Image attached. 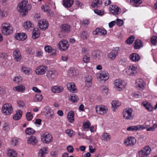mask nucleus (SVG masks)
Listing matches in <instances>:
<instances>
[{"label":"nucleus","instance_id":"nucleus-12","mask_svg":"<svg viewBox=\"0 0 157 157\" xmlns=\"http://www.w3.org/2000/svg\"><path fill=\"white\" fill-rule=\"evenodd\" d=\"M119 50V47L114 48L111 52L108 54V57L111 60H114L118 54Z\"/></svg>","mask_w":157,"mask_h":157},{"label":"nucleus","instance_id":"nucleus-38","mask_svg":"<svg viewBox=\"0 0 157 157\" xmlns=\"http://www.w3.org/2000/svg\"><path fill=\"white\" fill-rule=\"evenodd\" d=\"M70 27L69 25L67 24L62 25L61 28V31L62 32H68L70 31Z\"/></svg>","mask_w":157,"mask_h":157},{"label":"nucleus","instance_id":"nucleus-4","mask_svg":"<svg viewBox=\"0 0 157 157\" xmlns=\"http://www.w3.org/2000/svg\"><path fill=\"white\" fill-rule=\"evenodd\" d=\"M114 88L116 90L120 91L125 88L126 83L120 79L115 80L114 82Z\"/></svg>","mask_w":157,"mask_h":157},{"label":"nucleus","instance_id":"nucleus-17","mask_svg":"<svg viewBox=\"0 0 157 157\" xmlns=\"http://www.w3.org/2000/svg\"><path fill=\"white\" fill-rule=\"evenodd\" d=\"M27 37V35L25 33H18L15 35V37L17 40L19 41H23Z\"/></svg>","mask_w":157,"mask_h":157},{"label":"nucleus","instance_id":"nucleus-19","mask_svg":"<svg viewBox=\"0 0 157 157\" xmlns=\"http://www.w3.org/2000/svg\"><path fill=\"white\" fill-rule=\"evenodd\" d=\"M111 13L113 15H117L119 14V8L115 5H110L109 8Z\"/></svg>","mask_w":157,"mask_h":157},{"label":"nucleus","instance_id":"nucleus-25","mask_svg":"<svg viewBox=\"0 0 157 157\" xmlns=\"http://www.w3.org/2000/svg\"><path fill=\"white\" fill-rule=\"evenodd\" d=\"M111 138L110 134L107 132H104L101 136V139L105 141H109Z\"/></svg>","mask_w":157,"mask_h":157},{"label":"nucleus","instance_id":"nucleus-43","mask_svg":"<svg viewBox=\"0 0 157 157\" xmlns=\"http://www.w3.org/2000/svg\"><path fill=\"white\" fill-rule=\"evenodd\" d=\"M81 38L83 40H86L89 37L88 33L86 31L82 32L80 35Z\"/></svg>","mask_w":157,"mask_h":157},{"label":"nucleus","instance_id":"nucleus-16","mask_svg":"<svg viewBox=\"0 0 157 157\" xmlns=\"http://www.w3.org/2000/svg\"><path fill=\"white\" fill-rule=\"evenodd\" d=\"M137 68L133 66H130L126 71V73L129 75L133 76L137 73Z\"/></svg>","mask_w":157,"mask_h":157},{"label":"nucleus","instance_id":"nucleus-57","mask_svg":"<svg viewBox=\"0 0 157 157\" xmlns=\"http://www.w3.org/2000/svg\"><path fill=\"white\" fill-rule=\"evenodd\" d=\"M157 125L155 124L152 127H150V126L147 128V131H153L157 128Z\"/></svg>","mask_w":157,"mask_h":157},{"label":"nucleus","instance_id":"nucleus-53","mask_svg":"<svg viewBox=\"0 0 157 157\" xmlns=\"http://www.w3.org/2000/svg\"><path fill=\"white\" fill-rule=\"evenodd\" d=\"M18 106L20 108H23L25 106V103L23 101L21 100H17V101Z\"/></svg>","mask_w":157,"mask_h":157},{"label":"nucleus","instance_id":"nucleus-49","mask_svg":"<svg viewBox=\"0 0 157 157\" xmlns=\"http://www.w3.org/2000/svg\"><path fill=\"white\" fill-rule=\"evenodd\" d=\"M78 100V98L77 96L75 94L70 96V100L73 102H77Z\"/></svg>","mask_w":157,"mask_h":157},{"label":"nucleus","instance_id":"nucleus-37","mask_svg":"<svg viewBox=\"0 0 157 157\" xmlns=\"http://www.w3.org/2000/svg\"><path fill=\"white\" fill-rule=\"evenodd\" d=\"M67 119L71 123H73L74 121V113L73 111H71L68 113L67 115Z\"/></svg>","mask_w":157,"mask_h":157},{"label":"nucleus","instance_id":"nucleus-8","mask_svg":"<svg viewBox=\"0 0 157 157\" xmlns=\"http://www.w3.org/2000/svg\"><path fill=\"white\" fill-rule=\"evenodd\" d=\"M57 46L59 49L61 51H65L68 49L69 43L67 40H63L59 43Z\"/></svg>","mask_w":157,"mask_h":157},{"label":"nucleus","instance_id":"nucleus-47","mask_svg":"<svg viewBox=\"0 0 157 157\" xmlns=\"http://www.w3.org/2000/svg\"><path fill=\"white\" fill-rule=\"evenodd\" d=\"M25 133H26L29 135H31L32 134H33L35 133V131L33 128H27L25 130Z\"/></svg>","mask_w":157,"mask_h":157},{"label":"nucleus","instance_id":"nucleus-55","mask_svg":"<svg viewBox=\"0 0 157 157\" xmlns=\"http://www.w3.org/2000/svg\"><path fill=\"white\" fill-rule=\"evenodd\" d=\"M41 8L42 10L45 12H48L50 10L49 7L46 5H43Z\"/></svg>","mask_w":157,"mask_h":157},{"label":"nucleus","instance_id":"nucleus-30","mask_svg":"<svg viewBox=\"0 0 157 157\" xmlns=\"http://www.w3.org/2000/svg\"><path fill=\"white\" fill-rule=\"evenodd\" d=\"M7 155L10 157H17V155L16 151L12 149H9L8 150Z\"/></svg>","mask_w":157,"mask_h":157},{"label":"nucleus","instance_id":"nucleus-26","mask_svg":"<svg viewBox=\"0 0 157 157\" xmlns=\"http://www.w3.org/2000/svg\"><path fill=\"white\" fill-rule=\"evenodd\" d=\"M111 104L113 110L115 111L117 109V108L121 105V102L117 100H114L112 101Z\"/></svg>","mask_w":157,"mask_h":157},{"label":"nucleus","instance_id":"nucleus-7","mask_svg":"<svg viewBox=\"0 0 157 157\" xmlns=\"http://www.w3.org/2000/svg\"><path fill=\"white\" fill-rule=\"evenodd\" d=\"M3 113L6 115L11 114L13 112V108L11 104L7 103L4 104L2 108Z\"/></svg>","mask_w":157,"mask_h":157},{"label":"nucleus","instance_id":"nucleus-64","mask_svg":"<svg viewBox=\"0 0 157 157\" xmlns=\"http://www.w3.org/2000/svg\"><path fill=\"white\" fill-rule=\"evenodd\" d=\"M0 58L6 60L7 58V55L5 53L0 52Z\"/></svg>","mask_w":157,"mask_h":157},{"label":"nucleus","instance_id":"nucleus-5","mask_svg":"<svg viewBox=\"0 0 157 157\" xmlns=\"http://www.w3.org/2000/svg\"><path fill=\"white\" fill-rule=\"evenodd\" d=\"M151 151V148L148 146H147L142 148L138 152L140 157H148L150 154Z\"/></svg>","mask_w":157,"mask_h":157},{"label":"nucleus","instance_id":"nucleus-6","mask_svg":"<svg viewBox=\"0 0 157 157\" xmlns=\"http://www.w3.org/2000/svg\"><path fill=\"white\" fill-rule=\"evenodd\" d=\"M48 67L43 65H40L37 67L35 70L36 74L39 75H44L48 71Z\"/></svg>","mask_w":157,"mask_h":157},{"label":"nucleus","instance_id":"nucleus-41","mask_svg":"<svg viewBox=\"0 0 157 157\" xmlns=\"http://www.w3.org/2000/svg\"><path fill=\"white\" fill-rule=\"evenodd\" d=\"M102 3L101 0H95L93 1L91 5L93 7L99 6Z\"/></svg>","mask_w":157,"mask_h":157},{"label":"nucleus","instance_id":"nucleus-21","mask_svg":"<svg viewBox=\"0 0 157 157\" xmlns=\"http://www.w3.org/2000/svg\"><path fill=\"white\" fill-rule=\"evenodd\" d=\"M48 152V148L44 147L39 150L38 157H45L46 155Z\"/></svg>","mask_w":157,"mask_h":157},{"label":"nucleus","instance_id":"nucleus-63","mask_svg":"<svg viewBox=\"0 0 157 157\" xmlns=\"http://www.w3.org/2000/svg\"><path fill=\"white\" fill-rule=\"evenodd\" d=\"M54 114V112L51 109H50L47 113L48 116L51 118L53 117Z\"/></svg>","mask_w":157,"mask_h":157},{"label":"nucleus","instance_id":"nucleus-15","mask_svg":"<svg viewBox=\"0 0 157 157\" xmlns=\"http://www.w3.org/2000/svg\"><path fill=\"white\" fill-rule=\"evenodd\" d=\"M38 25L40 29L45 30L48 28V23L45 20L42 19L39 22Z\"/></svg>","mask_w":157,"mask_h":157},{"label":"nucleus","instance_id":"nucleus-62","mask_svg":"<svg viewBox=\"0 0 157 157\" xmlns=\"http://www.w3.org/2000/svg\"><path fill=\"white\" fill-rule=\"evenodd\" d=\"M116 21L117 25L119 26H121L123 24V21L122 20L117 19Z\"/></svg>","mask_w":157,"mask_h":157},{"label":"nucleus","instance_id":"nucleus-48","mask_svg":"<svg viewBox=\"0 0 157 157\" xmlns=\"http://www.w3.org/2000/svg\"><path fill=\"white\" fill-rule=\"evenodd\" d=\"M65 132L71 137L74 136L75 133V132H74L72 130H71L70 129L67 130L65 131Z\"/></svg>","mask_w":157,"mask_h":157},{"label":"nucleus","instance_id":"nucleus-35","mask_svg":"<svg viewBox=\"0 0 157 157\" xmlns=\"http://www.w3.org/2000/svg\"><path fill=\"white\" fill-rule=\"evenodd\" d=\"M22 111L20 110H18L17 111L16 113L14 114L13 117V119L15 120H18L21 117Z\"/></svg>","mask_w":157,"mask_h":157},{"label":"nucleus","instance_id":"nucleus-42","mask_svg":"<svg viewBox=\"0 0 157 157\" xmlns=\"http://www.w3.org/2000/svg\"><path fill=\"white\" fill-rule=\"evenodd\" d=\"M21 69L22 71L27 75H29L32 73V69L23 66Z\"/></svg>","mask_w":157,"mask_h":157},{"label":"nucleus","instance_id":"nucleus-36","mask_svg":"<svg viewBox=\"0 0 157 157\" xmlns=\"http://www.w3.org/2000/svg\"><path fill=\"white\" fill-rule=\"evenodd\" d=\"M33 25H32L30 21H27L24 22L23 26L24 28L28 30L31 29L33 27Z\"/></svg>","mask_w":157,"mask_h":157},{"label":"nucleus","instance_id":"nucleus-46","mask_svg":"<svg viewBox=\"0 0 157 157\" xmlns=\"http://www.w3.org/2000/svg\"><path fill=\"white\" fill-rule=\"evenodd\" d=\"M68 73L70 76H73L76 75L75 70L73 67H71L70 68Z\"/></svg>","mask_w":157,"mask_h":157},{"label":"nucleus","instance_id":"nucleus-45","mask_svg":"<svg viewBox=\"0 0 157 157\" xmlns=\"http://www.w3.org/2000/svg\"><path fill=\"white\" fill-rule=\"evenodd\" d=\"M15 91H17L19 92H22L25 89V87L23 86H18L13 88Z\"/></svg>","mask_w":157,"mask_h":157},{"label":"nucleus","instance_id":"nucleus-23","mask_svg":"<svg viewBox=\"0 0 157 157\" xmlns=\"http://www.w3.org/2000/svg\"><path fill=\"white\" fill-rule=\"evenodd\" d=\"M67 89L71 92L76 93L77 90L75 87V84L73 82L69 83L67 85Z\"/></svg>","mask_w":157,"mask_h":157},{"label":"nucleus","instance_id":"nucleus-29","mask_svg":"<svg viewBox=\"0 0 157 157\" xmlns=\"http://www.w3.org/2000/svg\"><path fill=\"white\" fill-rule=\"evenodd\" d=\"M142 105L144 106L149 112L152 111L153 109L150 104L147 101H144L143 102Z\"/></svg>","mask_w":157,"mask_h":157},{"label":"nucleus","instance_id":"nucleus-59","mask_svg":"<svg viewBox=\"0 0 157 157\" xmlns=\"http://www.w3.org/2000/svg\"><path fill=\"white\" fill-rule=\"evenodd\" d=\"M90 124V122L87 121L83 124V127L84 129H87L89 128Z\"/></svg>","mask_w":157,"mask_h":157},{"label":"nucleus","instance_id":"nucleus-32","mask_svg":"<svg viewBox=\"0 0 157 157\" xmlns=\"http://www.w3.org/2000/svg\"><path fill=\"white\" fill-rule=\"evenodd\" d=\"M92 77L90 75H87L85 78L86 84L88 87H90L92 86Z\"/></svg>","mask_w":157,"mask_h":157},{"label":"nucleus","instance_id":"nucleus-18","mask_svg":"<svg viewBox=\"0 0 157 157\" xmlns=\"http://www.w3.org/2000/svg\"><path fill=\"white\" fill-rule=\"evenodd\" d=\"M13 55L14 59L17 61H20L21 60V56L18 49H16L13 52Z\"/></svg>","mask_w":157,"mask_h":157},{"label":"nucleus","instance_id":"nucleus-28","mask_svg":"<svg viewBox=\"0 0 157 157\" xmlns=\"http://www.w3.org/2000/svg\"><path fill=\"white\" fill-rule=\"evenodd\" d=\"M74 2L73 0H63V5L66 8L71 7Z\"/></svg>","mask_w":157,"mask_h":157},{"label":"nucleus","instance_id":"nucleus-52","mask_svg":"<svg viewBox=\"0 0 157 157\" xmlns=\"http://www.w3.org/2000/svg\"><path fill=\"white\" fill-rule=\"evenodd\" d=\"M133 5L135 7H138L142 3L141 0H133Z\"/></svg>","mask_w":157,"mask_h":157},{"label":"nucleus","instance_id":"nucleus-3","mask_svg":"<svg viewBox=\"0 0 157 157\" xmlns=\"http://www.w3.org/2000/svg\"><path fill=\"white\" fill-rule=\"evenodd\" d=\"M123 115L125 119L132 120L134 117L132 109L131 108H127L124 109L123 112Z\"/></svg>","mask_w":157,"mask_h":157},{"label":"nucleus","instance_id":"nucleus-56","mask_svg":"<svg viewBox=\"0 0 157 157\" xmlns=\"http://www.w3.org/2000/svg\"><path fill=\"white\" fill-rule=\"evenodd\" d=\"M151 42L154 45H157V36H153L152 37Z\"/></svg>","mask_w":157,"mask_h":157},{"label":"nucleus","instance_id":"nucleus-33","mask_svg":"<svg viewBox=\"0 0 157 157\" xmlns=\"http://www.w3.org/2000/svg\"><path fill=\"white\" fill-rule=\"evenodd\" d=\"M32 38L35 39L38 38L40 35V32L37 29H34L33 32Z\"/></svg>","mask_w":157,"mask_h":157},{"label":"nucleus","instance_id":"nucleus-39","mask_svg":"<svg viewBox=\"0 0 157 157\" xmlns=\"http://www.w3.org/2000/svg\"><path fill=\"white\" fill-rule=\"evenodd\" d=\"M37 140L36 137L34 136H31L27 140V143L33 145H35L37 142Z\"/></svg>","mask_w":157,"mask_h":157},{"label":"nucleus","instance_id":"nucleus-10","mask_svg":"<svg viewBox=\"0 0 157 157\" xmlns=\"http://www.w3.org/2000/svg\"><path fill=\"white\" fill-rule=\"evenodd\" d=\"M58 75V72L55 70H49L46 73V76L49 80L52 81Z\"/></svg>","mask_w":157,"mask_h":157},{"label":"nucleus","instance_id":"nucleus-58","mask_svg":"<svg viewBox=\"0 0 157 157\" xmlns=\"http://www.w3.org/2000/svg\"><path fill=\"white\" fill-rule=\"evenodd\" d=\"M98 29V32L100 33L102 35H105L107 33V31L106 30L104 29H102L99 28Z\"/></svg>","mask_w":157,"mask_h":157},{"label":"nucleus","instance_id":"nucleus-40","mask_svg":"<svg viewBox=\"0 0 157 157\" xmlns=\"http://www.w3.org/2000/svg\"><path fill=\"white\" fill-rule=\"evenodd\" d=\"M150 126V123L149 122H145L143 124L138 125V130H143L146 128H147Z\"/></svg>","mask_w":157,"mask_h":157},{"label":"nucleus","instance_id":"nucleus-22","mask_svg":"<svg viewBox=\"0 0 157 157\" xmlns=\"http://www.w3.org/2000/svg\"><path fill=\"white\" fill-rule=\"evenodd\" d=\"M136 85L139 89H143L145 85V83L143 79L138 78L136 80Z\"/></svg>","mask_w":157,"mask_h":157},{"label":"nucleus","instance_id":"nucleus-27","mask_svg":"<svg viewBox=\"0 0 157 157\" xmlns=\"http://www.w3.org/2000/svg\"><path fill=\"white\" fill-rule=\"evenodd\" d=\"M142 46V42L140 40L137 39L135 40L134 44V47L135 49H139Z\"/></svg>","mask_w":157,"mask_h":157},{"label":"nucleus","instance_id":"nucleus-60","mask_svg":"<svg viewBox=\"0 0 157 157\" xmlns=\"http://www.w3.org/2000/svg\"><path fill=\"white\" fill-rule=\"evenodd\" d=\"M44 49L45 51L48 53H50L52 51V48L50 46H46Z\"/></svg>","mask_w":157,"mask_h":157},{"label":"nucleus","instance_id":"nucleus-14","mask_svg":"<svg viewBox=\"0 0 157 157\" xmlns=\"http://www.w3.org/2000/svg\"><path fill=\"white\" fill-rule=\"evenodd\" d=\"M136 143V139L132 137H129L125 140L124 141V144L127 146H132L135 144Z\"/></svg>","mask_w":157,"mask_h":157},{"label":"nucleus","instance_id":"nucleus-9","mask_svg":"<svg viewBox=\"0 0 157 157\" xmlns=\"http://www.w3.org/2000/svg\"><path fill=\"white\" fill-rule=\"evenodd\" d=\"M42 141L44 143H49L52 140V135L48 132L44 133L41 136Z\"/></svg>","mask_w":157,"mask_h":157},{"label":"nucleus","instance_id":"nucleus-34","mask_svg":"<svg viewBox=\"0 0 157 157\" xmlns=\"http://www.w3.org/2000/svg\"><path fill=\"white\" fill-rule=\"evenodd\" d=\"M43 98L42 95L40 93L36 94L33 98L34 102H40L42 101Z\"/></svg>","mask_w":157,"mask_h":157},{"label":"nucleus","instance_id":"nucleus-44","mask_svg":"<svg viewBox=\"0 0 157 157\" xmlns=\"http://www.w3.org/2000/svg\"><path fill=\"white\" fill-rule=\"evenodd\" d=\"M90 55L87 53L83 56V61L85 63H88L90 60Z\"/></svg>","mask_w":157,"mask_h":157},{"label":"nucleus","instance_id":"nucleus-20","mask_svg":"<svg viewBox=\"0 0 157 157\" xmlns=\"http://www.w3.org/2000/svg\"><path fill=\"white\" fill-rule=\"evenodd\" d=\"M102 54V52L99 50L94 51L92 53V56L95 59H100Z\"/></svg>","mask_w":157,"mask_h":157},{"label":"nucleus","instance_id":"nucleus-1","mask_svg":"<svg viewBox=\"0 0 157 157\" xmlns=\"http://www.w3.org/2000/svg\"><path fill=\"white\" fill-rule=\"evenodd\" d=\"M27 3V0H23L17 6V10L22 15L26 14L28 11L30 10L31 9V5Z\"/></svg>","mask_w":157,"mask_h":157},{"label":"nucleus","instance_id":"nucleus-61","mask_svg":"<svg viewBox=\"0 0 157 157\" xmlns=\"http://www.w3.org/2000/svg\"><path fill=\"white\" fill-rule=\"evenodd\" d=\"M26 52L27 54L31 55H33L34 53L32 48H27L26 50Z\"/></svg>","mask_w":157,"mask_h":157},{"label":"nucleus","instance_id":"nucleus-31","mask_svg":"<svg viewBox=\"0 0 157 157\" xmlns=\"http://www.w3.org/2000/svg\"><path fill=\"white\" fill-rule=\"evenodd\" d=\"M52 90L53 93H59L62 92L63 89L62 86H55L52 88Z\"/></svg>","mask_w":157,"mask_h":157},{"label":"nucleus","instance_id":"nucleus-2","mask_svg":"<svg viewBox=\"0 0 157 157\" xmlns=\"http://www.w3.org/2000/svg\"><path fill=\"white\" fill-rule=\"evenodd\" d=\"M1 29L2 33L5 35H10L13 32V27L9 23H3Z\"/></svg>","mask_w":157,"mask_h":157},{"label":"nucleus","instance_id":"nucleus-50","mask_svg":"<svg viewBox=\"0 0 157 157\" xmlns=\"http://www.w3.org/2000/svg\"><path fill=\"white\" fill-rule=\"evenodd\" d=\"M138 130V125L131 126L127 128V130L128 131H136Z\"/></svg>","mask_w":157,"mask_h":157},{"label":"nucleus","instance_id":"nucleus-13","mask_svg":"<svg viewBox=\"0 0 157 157\" xmlns=\"http://www.w3.org/2000/svg\"><path fill=\"white\" fill-rule=\"evenodd\" d=\"M98 80L99 81L102 80H105L109 78L108 74L105 71H102L100 73H98L97 75Z\"/></svg>","mask_w":157,"mask_h":157},{"label":"nucleus","instance_id":"nucleus-24","mask_svg":"<svg viewBox=\"0 0 157 157\" xmlns=\"http://www.w3.org/2000/svg\"><path fill=\"white\" fill-rule=\"evenodd\" d=\"M129 58L132 61L134 62H138L140 59V56L136 53H133L130 54Z\"/></svg>","mask_w":157,"mask_h":157},{"label":"nucleus","instance_id":"nucleus-11","mask_svg":"<svg viewBox=\"0 0 157 157\" xmlns=\"http://www.w3.org/2000/svg\"><path fill=\"white\" fill-rule=\"evenodd\" d=\"M95 109L97 113L101 115L106 114L108 110L107 107L103 105L96 106Z\"/></svg>","mask_w":157,"mask_h":157},{"label":"nucleus","instance_id":"nucleus-51","mask_svg":"<svg viewBox=\"0 0 157 157\" xmlns=\"http://www.w3.org/2000/svg\"><path fill=\"white\" fill-rule=\"evenodd\" d=\"M134 36L133 35L131 36L126 40V42L127 44H132L134 40Z\"/></svg>","mask_w":157,"mask_h":157},{"label":"nucleus","instance_id":"nucleus-54","mask_svg":"<svg viewBox=\"0 0 157 157\" xmlns=\"http://www.w3.org/2000/svg\"><path fill=\"white\" fill-rule=\"evenodd\" d=\"M26 117L29 121H31L33 118V114L30 112H28L26 113Z\"/></svg>","mask_w":157,"mask_h":157}]
</instances>
